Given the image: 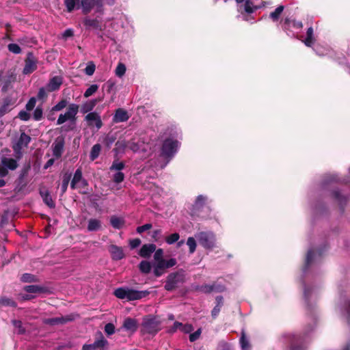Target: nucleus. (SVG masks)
<instances>
[{"label":"nucleus","instance_id":"obj_1","mask_svg":"<svg viewBox=\"0 0 350 350\" xmlns=\"http://www.w3.org/2000/svg\"><path fill=\"white\" fill-rule=\"evenodd\" d=\"M179 146V143L177 140L169 138L164 141L162 148L161 157L166 160L164 165L161 167H165L169 162L170 159L174 157Z\"/></svg>","mask_w":350,"mask_h":350},{"label":"nucleus","instance_id":"obj_2","mask_svg":"<svg viewBox=\"0 0 350 350\" xmlns=\"http://www.w3.org/2000/svg\"><path fill=\"white\" fill-rule=\"evenodd\" d=\"M199 243L206 250H213L216 247V236L211 231L200 232L195 235Z\"/></svg>","mask_w":350,"mask_h":350},{"label":"nucleus","instance_id":"obj_3","mask_svg":"<svg viewBox=\"0 0 350 350\" xmlns=\"http://www.w3.org/2000/svg\"><path fill=\"white\" fill-rule=\"evenodd\" d=\"M160 330V321L157 317L146 316L143 318L141 332L143 334H156Z\"/></svg>","mask_w":350,"mask_h":350},{"label":"nucleus","instance_id":"obj_4","mask_svg":"<svg viewBox=\"0 0 350 350\" xmlns=\"http://www.w3.org/2000/svg\"><path fill=\"white\" fill-rule=\"evenodd\" d=\"M114 295L119 299L127 301L139 299L145 295L142 291H137L129 288H118L115 290Z\"/></svg>","mask_w":350,"mask_h":350},{"label":"nucleus","instance_id":"obj_5","mask_svg":"<svg viewBox=\"0 0 350 350\" xmlns=\"http://www.w3.org/2000/svg\"><path fill=\"white\" fill-rule=\"evenodd\" d=\"M176 264V260L173 258L153 262V273L156 277H159L165 273L167 269L174 267Z\"/></svg>","mask_w":350,"mask_h":350},{"label":"nucleus","instance_id":"obj_6","mask_svg":"<svg viewBox=\"0 0 350 350\" xmlns=\"http://www.w3.org/2000/svg\"><path fill=\"white\" fill-rule=\"evenodd\" d=\"M44 291V288L39 285H29L24 287L23 291L18 294V299L22 301L29 300L35 295Z\"/></svg>","mask_w":350,"mask_h":350},{"label":"nucleus","instance_id":"obj_7","mask_svg":"<svg viewBox=\"0 0 350 350\" xmlns=\"http://www.w3.org/2000/svg\"><path fill=\"white\" fill-rule=\"evenodd\" d=\"M124 167V162L115 160L109 167V172H113L111 178L116 183H120L124 180V174L121 171Z\"/></svg>","mask_w":350,"mask_h":350},{"label":"nucleus","instance_id":"obj_8","mask_svg":"<svg viewBox=\"0 0 350 350\" xmlns=\"http://www.w3.org/2000/svg\"><path fill=\"white\" fill-rule=\"evenodd\" d=\"M79 317V314L77 313H71L65 316L49 318L43 319V323L49 325H55L59 324H66L69 322H72Z\"/></svg>","mask_w":350,"mask_h":350},{"label":"nucleus","instance_id":"obj_9","mask_svg":"<svg viewBox=\"0 0 350 350\" xmlns=\"http://www.w3.org/2000/svg\"><path fill=\"white\" fill-rule=\"evenodd\" d=\"M79 110V106L76 104L69 105L66 111L61 113L57 120V124L60 125L66 121H74Z\"/></svg>","mask_w":350,"mask_h":350},{"label":"nucleus","instance_id":"obj_10","mask_svg":"<svg viewBox=\"0 0 350 350\" xmlns=\"http://www.w3.org/2000/svg\"><path fill=\"white\" fill-rule=\"evenodd\" d=\"M99 338H97L92 344H85L82 347V350H107L108 341L104 338L103 334L99 332Z\"/></svg>","mask_w":350,"mask_h":350},{"label":"nucleus","instance_id":"obj_11","mask_svg":"<svg viewBox=\"0 0 350 350\" xmlns=\"http://www.w3.org/2000/svg\"><path fill=\"white\" fill-rule=\"evenodd\" d=\"M200 291L204 293H219L226 290V286L220 282H215L211 284H204L200 287Z\"/></svg>","mask_w":350,"mask_h":350},{"label":"nucleus","instance_id":"obj_12","mask_svg":"<svg viewBox=\"0 0 350 350\" xmlns=\"http://www.w3.org/2000/svg\"><path fill=\"white\" fill-rule=\"evenodd\" d=\"M113 1V0H81V7L83 12L87 14L90 12L96 5H99L102 2L111 3Z\"/></svg>","mask_w":350,"mask_h":350},{"label":"nucleus","instance_id":"obj_13","mask_svg":"<svg viewBox=\"0 0 350 350\" xmlns=\"http://www.w3.org/2000/svg\"><path fill=\"white\" fill-rule=\"evenodd\" d=\"M183 275L179 273H171L168 275L165 288L167 291H171L175 288L178 282L183 281Z\"/></svg>","mask_w":350,"mask_h":350},{"label":"nucleus","instance_id":"obj_14","mask_svg":"<svg viewBox=\"0 0 350 350\" xmlns=\"http://www.w3.org/2000/svg\"><path fill=\"white\" fill-rule=\"evenodd\" d=\"M85 120L88 122L89 126H96L99 129L101 128L103 123L98 113L96 112H90L86 115Z\"/></svg>","mask_w":350,"mask_h":350},{"label":"nucleus","instance_id":"obj_15","mask_svg":"<svg viewBox=\"0 0 350 350\" xmlns=\"http://www.w3.org/2000/svg\"><path fill=\"white\" fill-rule=\"evenodd\" d=\"M87 185L86 181L82 178V172L80 169H77L74 174V177L71 182V187L72 189L83 187Z\"/></svg>","mask_w":350,"mask_h":350},{"label":"nucleus","instance_id":"obj_16","mask_svg":"<svg viewBox=\"0 0 350 350\" xmlns=\"http://www.w3.org/2000/svg\"><path fill=\"white\" fill-rule=\"evenodd\" d=\"M63 83L62 77L55 76L51 78L46 85V89L48 92L56 91L59 89Z\"/></svg>","mask_w":350,"mask_h":350},{"label":"nucleus","instance_id":"obj_17","mask_svg":"<svg viewBox=\"0 0 350 350\" xmlns=\"http://www.w3.org/2000/svg\"><path fill=\"white\" fill-rule=\"evenodd\" d=\"M30 140L31 137L25 133H23L21 135L17 143L14 146V151L16 153L19 152L23 148L26 147L28 145V144L30 142Z\"/></svg>","mask_w":350,"mask_h":350},{"label":"nucleus","instance_id":"obj_18","mask_svg":"<svg viewBox=\"0 0 350 350\" xmlns=\"http://www.w3.org/2000/svg\"><path fill=\"white\" fill-rule=\"evenodd\" d=\"M36 62L31 55H29L26 61L25 65L23 68L24 74H29L36 69Z\"/></svg>","mask_w":350,"mask_h":350},{"label":"nucleus","instance_id":"obj_19","mask_svg":"<svg viewBox=\"0 0 350 350\" xmlns=\"http://www.w3.org/2000/svg\"><path fill=\"white\" fill-rule=\"evenodd\" d=\"M122 326L126 331L134 333L138 328V323L135 319L126 318L124 319Z\"/></svg>","mask_w":350,"mask_h":350},{"label":"nucleus","instance_id":"obj_20","mask_svg":"<svg viewBox=\"0 0 350 350\" xmlns=\"http://www.w3.org/2000/svg\"><path fill=\"white\" fill-rule=\"evenodd\" d=\"M156 245L152 243L144 245L139 251V256L143 258H148L155 251Z\"/></svg>","mask_w":350,"mask_h":350},{"label":"nucleus","instance_id":"obj_21","mask_svg":"<svg viewBox=\"0 0 350 350\" xmlns=\"http://www.w3.org/2000/svg\"><path fill=\"white\" fill-rule=\"evenodd\" d=\"M129 118V116L127 113V111L123 109L120 108L116 111L113 120L114 122L118 123L125 122L128 120Z\"/></svg>","mask_w":350,"mask_h":350},{"label":"nucleus","instance_id":"obj_22","mask_svg":"<svg viewBox=\"0 0 350 350\" xmlns=\"http://www.w3.org/2000/svg\"><path fill=\"white\" fill-rule=\"evenodd\" d=\"M1 163L3 165L2 167L5 168L7 170L8 169L14 170L18 167L17 161L12 158L3 157L1 159Z\"/></svg>","mask_w":350,"mask_h":350},{"label":"nucleus","instance_id":"obj_23","mask_svg":"<svg viewBox=\"0 0 350 350\" xmlns=\"http://www.w3.org/2000/svg\"><path fill=\"white\" fill-rule=\"evenodd\" d=\"M239 343L242 350H251L252 345L250 342L249 339L247 338L245 332L243 329H242L241 333Z\"/></svg>","mask_w":350,"mask_h":350},{"label":"nucleus","instance_id":"obj_24","mask_svg":"<svg viewBox=\"0 0 350 350\" xmlns=\"http://www.w3.org/2000/svg\"><path fill=\"white\" fill-rule=\"evenodd\" d=\"M109 252L114 260H120L124 257V253L122 248L116 245H111L109 247Z\"/></svg>","mask_w":350,"mask_h":350},{"label":"nucleus","instance_id":"obj_25","mask_svg":"<svg viewBox=\"0 0 350 350\" xmlns=\"http://www.w3.org/2000/svg\"><path fill=\"white\" fill-rule=\"evenodd\" d=\"M244 2H245V6H244L245 11L249 14L253 13L255 10H256L262 7H264L266 5L265 1H263L262 3V5H258V6L254 5L253 2L251 0H245Z\"/></svg>","mask_w":350,"mask_h":350},{"label":"nucleus","instance_id":"obj_26","mask_svg":"<svg viewBox=\"0 0 350 350\" xmlns=\"http://www.w3.org/2000/svg\"><path fill=\"white\" fill-rule=\"evenodd\" d=\"M301 340V339L299 336L293 335L290 350H305L304 347L300 344Z\"/></svg>","mask_w":350,"mask_h":350},{"label":"nucleus","instance_id":"obj_27","mask_svg":"<svg viewBox=\"0 0 350 350\" xmlns=\"http://www.w3.org/2000/svg\"><path fill=\"white\" fill-rule=\"evenodd\" d=\"M303 41L307 46L310 47L314 44V43L315 42V39L314 37L313 29L312 27H309L308 29L307 33H306V38Z\"/></svg>","mask_w":350,"mask_h":350},{"label":"nucleus","instance_id":"obj_28","mask_svg":"<svg viewBox=\"0 0 350 350\" xmlns=\"http://www.w3.org/2000/svg\"><path fill=\"white\" fill-rule=\"evenodd\" d=\"M101 228V222L97 219H90L88 221V230L89 231H97Z\"/></svg>","mask_w":350,"mask_h":350},{"label":"nucleus","instance_id":"obj_29","mask_svg":"<svg viewBox=\"0 0 350 350\" xmlns=\"http://www.w3.org/2000/svg\"><path fill=\"white\" fill-rule=\"evenodd\" d=\"M64 148V144L61 141H56L53 147V153L56 158L61 157Z\"/></svg>","mask_w":350,"mask_h":350},{"label":"nucleus","instance_id":"obj_30","mask_svg":"<svg viewBox=\"0 0 350 350\" xmlns=\"http://www.w3.org/2000/svg\"><path fill=\"white\" fill-rule=\"evenodd\" d=\"M321 256V254L319 251L315 250H310L308 251L306 256V264L310 265L312 262H314L318 257Z\"/></svg>","mask_w":350,"mask_h":350},{"label":"nucleus","instance_id":"obj_31","mask_svg":"<svg viewBox=\"0 0 350 350\" xmlns=\"http://www.w3.org/2000/svg\"><path fill=\"white\" fill-rule=\"evenodd\" d=\"M100 150L101 146L100 144H97L92 146L90 154V158L91 161H94L98 157Z\"/></svg>","mask_w":350,"mask_h":350},{"label":"nucleus","instance_id":"obj_32","mask_svg":"<svg viewBox=\"0 0 350 350\" xmlns=\"http://www.w3.org/2000/svg\"><path fill=\"white\" fill-rule=\"evenodd\" d=\"M152 267V265L148 261L143 260L140 262L139 265V270L144 273H150L151 268Z\"/></svg>","mask_w":350,"mask_h":350},{"label":"nucleus","instance_id":"obj_33","mask_svg":"<svg viewBox=\"0 0 350 350\" xmlns=\"http://www.w3.org/2000/svg\"><path fill=\"white\" fill-rule=\"evenodd\" d=\"M65 5L68 12H72L75 8H79V0H65Z\"/></svg>","mask_w":350,"mask_h":350},{"label":"nucleus","instance_id":"obj_34","mask_svg":"<svg viewBox=\"0 0 350 350\" xmlns=\"http://www.w3.org/2000/svg\"><path fill=\"white\" fill-rule=\"evenodd\" d=\"M40 194L44 202L46 203V204H47V206H49L51 208L54 207L55 204L48 191H41Z\"/></svg>","mask_w":350,"mask_h":350},{"label":"nucleus","instance_id":"obj_35","mask_svg":"<svg viewBox=\"0 0 350 350\" xmlns=\"http://www.w3.org/2000/svg\"><path fill=\"white\" fill-rule=\"evenodd\" d=\"M21 280L23 282H35L38 281V278L30 273H24L21 275Z\"/></svg>","mask_w":350,"mask_h":350},{"label":"nucleus","instance_id":"obj_36","mask_svg":"<svg viewBox=\"0 0 350 350\" xmlns=\"http://www.w3.org/2000/svg\"><path fill=\"white\" fill-rule=\"evenodd\" d=\"M187 245L189 249V253L193 254L196 249V241L194 237H190L187 239Z\"/></svg>","mask_w":350,"mask_h":350},{"label":"nucleus","instance_id":"obj_37","mask_svg":"<svg viewBox=\"0 0 350 350\" xmlns=\"http://www.w3.org/2000/svg\"><path fill=\"white\" fill-rule=\"evenodd\" d=\"M126 68L124 64L119 63L115 70V74L118 77H122L124 75Z\"/></svg>","mask_w":350,"mask_h":350},{"label":"nucleus","instance_id":"obj_38","mask_svg":"<svg viewBox=\"0 0 350 350\" xmlns=\"http://www.w3.org/2000/svg\"><path fill=\"white\" fill-rule=\"evenodd\" d=\"M126 148H129V146L125 141H118L116 144V150L118 153L124 152Z\"/></svg>","mask_w":350,"mask_h":350},{"label":"nucleus","instance_id":"obj_39","mask_svg":"<svg viewBox=\"0 0 350 350\" xmlns=\"http://www.w3.org/2000/svg\"><path fill=\"white\" fill-rule=\"evenodd\" d=\"M110 222L112 226L117 229L120 228L123 226V220L117 217H112Z\"/></svg>","mask_w":350,"mask_h":350},{"label":"nucleus","instance_id":"obj_40","mask_svg":"<svg viewBox=\"0 0 350 350\" xmlns=\"http://www.w3.org/2000/svg\"><path fill=\"white\" fill-rule=\"evenodd\" d=\"M206 200H207L206 196L200 195L197 197V198L195 201L194 206L197 208H199L202 207L205 204Z\"/></svg>","mask_w":350,"mask_h":350},{"label":"nucleus","instance_id":"obj_41","mask_svg":"<svg viewBox=\"0 0 350 350\" xmlns=\"http://www.w3.org/2000/svg\"><path fill=\"white\" fill-rule=\"evenodd\" d=\"M284 10V6L280 5L278 6L274 12L270 14V17L273 21H275L278 19L279 16L282 14Z\"/></svg>","mask_w":350,"mask_h":350},{"label":"nucleus","instance_id":"obj_42","mask_svg":"<svg viewBox=\"0 0 350 350\" xmlns=\"http://www.w3.org/2000/svg\"><path fill=\"white\" fill-rule=\"evenodd\" d=\"M179 238H180L179 234L175 232V233H173V234L167 236L165 238V241H166L167 243H168L169 245H171V244H173L175 242L178 241Z\"/></svg>","mask_w":350,"mask_h":350},{"label":"nucleus","instance_id":"obj_43","mask_svg":"<svg viewBox=\"0 0 350 350\" xmlns=\"http://www.w3.org/2000/svg\"><path fill=\"white\" fill-rule=\"evenodd\" d=\"M165 260L163 258V250L161 248L155 250L154 254V262Z\"/></svg>","mask_w":350,"mask_h":350},{"label":"nucleus","instance_id":"obj_44","mask_svg":"<svg viewBox=\"0 0 350 350\" xmlns=\"http://www.w3.org/2000/svg\"><path fill=\"white\" fill-rule=\"evenodd\" d=\"M98 89V86L96 84L92 85L90 88H88L84 93V96L85 98H88L92 94H94Z\"/></svg>","mask_w":350,"mask_h":350},{"label":"nucleus","instance_id":"obj_45","mask_svg":"<svg viewBox=\"0 0 350 350\" xmlns=\"http://www.w3.org/2000/svg\"><path fill=\"white\" fill-rule=\"evenodd\" d=\"M68 104V102L66 100H62L58 103H57L54 107L52 108V111H59L63 109L66 107Z\"/></svg>","mask_w":350,"mask_h":350},{"label":"nucleus","instance_id":"obj_46","mask_svg":"<svg viewBox=\"0 0 350 350\" xmlns=\"http://www.w3.org/2000/svg\"><path fill=\"white\" fill-rule=\"evenodd\" d=\"M84 25L88 27L98 28V23L97 21L94 19L86 18L84 21Z\"/></svg>","mask_w":350,"mask_h":350},{"label":"nucleus","instance_id":"obj_47","mask_svg":"<svg viewBox=\"0 0 350 350\" xmlns=\"http://www.w3.org/2000/svg\"><path fill=\"white\" fill-rule=\"evenodd\" d=\"M201 333H202V329H201V328H199L193 333L190 334L189 341L191 342L196 341L198 339H199V338L201 335Z\"/></svg>","mask_w":350,"mask_h":350},{"label":"nucleus","instance_id":"obj_48","mask_svg":"<svg viewBox=\"0 0 350 350\" xmlns=\"http://www.w3.org/2000/svg\"><path fill=\"white\" fill-rule=\"evenodd\" d=\"M105 332L107 335H111L115 332V326L112 323H108L105 325Z\"/></svg>","mask_w":350,"mask_h":350},{"label":"nucleus","instance_id":"obj_49","mask_svg":"<svg viewBox=\"0 0 350 350\" xmlns=\"http://www.w3.org/2000/svg\"><path fill=\"white\" fill-rule=\"evenodd\" d=\"M182 323H180L178 321H175L173 324V325L169 328L168 333L170 334H174L175 333L178 329H181L182 327Z\"/></svg>","mask_w":350,"mask_h":350},{"label":"nucleus","instance_id":"obj_50","mask_svg":"<svg viewBox=\"0 0 350 350\" xmlns=\"http://www.w3.org/2000/svg\"><path fill=\"white\" fill-rule=\"evenodd\" d=\"M7 170L0 165V187H3L5 182L2 178L8 174Z\"/></svg>","mask_w":350,"mask_h":350},{"label":"nucleus","instance_id":"obj_51","mask_svg":"<svg viewBox=\"0 0 350 350\" xmlns=\"http://www.w3.org/2000/svg\"><path fill=\"white\" fill-rule=\"evenodd\" d=\"M129 148L134 152H139L141 150V145L134 142H128Z\"/></svg>","mask_w":350,"mask_h":350},{"label":"nucleus","instance_id":"obj_52","mask_svg":"<svg viewBox=\"0 0 350 350\" xmlns=\"http://www.w3.org/2000/svg\"><path fill=\"white\" fill-rule=\"evenodd\" d=\"M8 48L10 52L14 54H18L21 51L20 46L16 44H8Z\"/></svg>","mask_w":350,"mask_h":350},{"label":"nucleus","instance_id":"obj_53","mask_svg":"<svg viewBox=\"0 0 350 350\" xmlns=\"http://www.w3.org/2000/svg\"><path fill=\"white\" fill-rule=\"evenodd\" d=\"M12 324L13 325L18 328V334H24L25 332V329L22 326V322L19 320H12Z\"/></svg>","mask_w":350,"mask_h":350},{"label":"nucleus","instance_id":"obj_54","mask_svg":"<svg viewBox=\"0 0 350 350\" xmlns=\"http://www.w3.org/2000/svg\"><path fill=\"white\" fill-rule=\"evenodd\" d=\"M95 65L92 62L89 63L85 69V74L89 76L92 75L95 71Z\"/></svg>","mask_w":350,"mask_h":350},{"label":"nucleus","instance_id":"obj_55","mask_svg":"<svg viewBox=\"0 0 350 350\" xmlns=\"http://www.w3.org/2000/svg\"><path fill=\"white\" fill-rule=\"evenodd\" d=\"M36 100L35 98H31L29 101L27 102V103L26 104V109L27 111H31L34 107H35V105H36Z\"/></svg>","mask_w":350,"mask_h":350},{"label":"nucleus","instance_id":"obj_56","mask_svg":"<svg viewBox=\"0 0 350 350\" xmlns=\"http://www.w3.org/2000/svg\"><path fill=\"white\" fill-rule=\"evenodd\" d=\"M193 327L192 325L186 323V324H182L180 330L183 333L188 334V333L191 332L193 331Z\"/></svg>","mask_w":350,"mask_h":350},{"label":"nucleus","instance_id":"obj_57","mask_svg":"<svg viewBox=\"0 0 350 350\" xmlns=\"http://www.w3.org/2000/svg\"><path fill=\"white\" fill-rule=\"evenodd\" d=\"M42 116V109L38 107L33 112V118L35 120H40Z\"/></svg>","mask_w":350,"mask_h":350},{"label":"nucleus","instance_id":"obj_58","mask_svg":"<svg viewBox=\"0 0 350 350\" xmlns=\"http://www.w3.org/2000/svg\"><path fill=\"white\" fill-rule=\"evenodd\" d=\"M0 304L3 306H12L14 303L11 299L8 298L2 297L0 299Z\"/></svg>","mask_w":350,"mask_h":350},{"label":"nucleus","instance_id":"obj_59","mask_svg":"<svg viewBox=\"0 0 350 350\" xmlns=\"http://www.w3.org/2000/svg\"><path fill=\"white\" fill-rule=\"evenodd\" d=\"M73 36V30L72 29H66L62 34V38L64 40H67Z\"/></svg>","mask_w":350,"mask_h":350},{"label":"nucleus","instance_id":"obj_60","mask_svg":"<svg viewBox=\"0 0 350 350\" xmlns=\"http://www.w3.org/2000/svg\"><path fill=\"white\" fill-rule=\"evenodd\" d=\"M96 101H92L90 103H87L83 106L82 110L83 112H87L93 109L95 106Z\"/></svg>","mask_w":350,"mask_h":350},{"label":"nucleus","instance_id":"obj_61","mask_svg":"<svg viewBox=\"0 0 350 350\" xmlns=\"http://www.w3.org/2000/svg\"><path fill=\"white\" fill-rule=\"evenodd\" d=\"M152 228V225L150 224H146L145 225L139 226L137 228V232L138 233H142L144 231H146L148 230H150Z\"/></svg>","mask_w":350,"mask_h":350},{"label":"nucleus","instance_id":"obj_62","mask_svg":"<svg viewBox=\"0 0 350 350\" xmlns=\"http://www.w3.org/2000/svg\"><path fill=\"white\" fill-rule=\"evenodd\" d=\"M69 183V178L68 177H66L64 178L62 186H61V190L62 193H65L66 191Z\"/></svg>","mask_w":350,"mask_h":350},{"label":"nucleus","instance_id":"obj_63","mask_svg":"<svg viewBox=\"0 0 350 350\" xmlns=\"http://www.w3.org/2000/svg\"><path fill=\"white\" fill-rule=\"evenodd\" d=\"M18 117L21 120L27 121L30 118V115L27 111H21L18 113Z\"/></svg>","mask_w":350,"mask_h":350},{"label":"nucleus","instance_id":"obj_64","mask_svg":"<svg viewBox=\"0 0 350 350\" xmlns=\"http://www.w3.org/2000/svg\"><path fill=\"white\" fill-rule=\"evenodd\" d=\"M47 92L46 87L40 88L38 94V98L41 99L44 98L47 96Z\"/></svg>","mask_w":350,"mask_h":350}]
</instances>
